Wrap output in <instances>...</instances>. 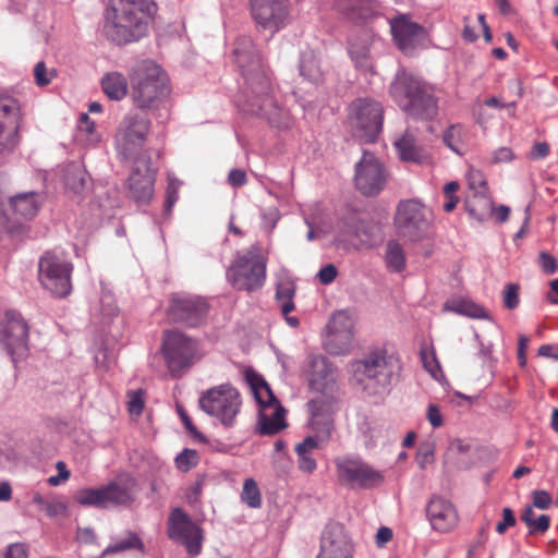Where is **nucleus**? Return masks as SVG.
I'll use <instances>...</instances> for the list:
<instances>
[{"mask_svg":"<svg viewBox=\"0 0 558 558\" xmlns=\"http://www.w3.org/2000/svg\"><path fill=\"white\" fill-rule=\"evenodd\" d=\"M323 444L318 437L315 436H307L302 442L298 444L295 447V451H307L312 452L313 450L317 449L319 445Z\"/></svg>","mask_w":558,"mask_h":558,"instance_id":"obj_57","label":"nucleus"},{"mask_svg":"<svg viewBox=\"0 0 558 558\" xmlns=\"http://www.w3.org/2000/svg\"><path fill=\"white\" fill-rule=\"evenodd\" d=\"M517 520L514 517L513 511L510 508H504L502 509V521H500L496 525V532L498 534H504L508 527L513 526L515 524Z\"/></svg>","mask_w":558,"mask_h":558,"instance_id":"obj_52","label":"nucleus"},{"mask_svg":"<svg viewBox=\"0 0 558 558\" xmlns=\"http://www.w3.org/2000/svg\"><path fill=\"white\" fill-rule=\"evenodd\" d=\"M532 497L533 506L542 510L548 509L553 504L550 494L543 489L534 490Z\"/></svg>","mask_w":558,"mask_h":558,"instance_id":"obj_50","label":"nucleus"},{"mask_svg":"<svg viewBox=\"0 0 558 558\" xmlns=\"http://www.w3.org/2000/svg\"><path fill=\"white\" fill-rule=\"evenodd\" d=\"M304 374L312 390L319 392L324 400L332 401L337 383L335 371L322 354L310 353L306 356Z\"/></svg>","mask_w":558,"mask_h":558,"instance_id":"obj_19","label":"nucleus"},{"mask_svg":"<svg viewBox=\"0 0 558 558\" xmlns=\"http://www.w3.org/2000/svg\"><path fill=\"white\" fill-rule=\"evenodd\" d=\"M296 453L299 456V469L303 472L312 473L317 466L312 452L296 451Z\"/></svg>","mask_w":558,"mask_h":558,"instance_id":"obj_51","label":"nucleus"},{"mask_svg":"<svg viewBox=\"0 0 558 558\" xmlns=\"http://www.w3.org/2000/svg\"><path fill=\"white\" fill-rule=\"evenodd\" d=\"M332 401L316 398L308 402L312 413L311 425L322 442H328L333 430V417L329 408Z\"/></svg>","mask_w":558,"mask_h":558,"instance_id":"obj_28","label":"nucleus"},{"mask_svg":"<svg viewBox=\"0 0 558 558\" xmlns=\"http://www.w3.org/2000/svg\"><path fill=\"white\" fill-rule=\"evenodd\" d=\"M65 185L75 193H81L87 183V174L80 167H73L65 174Z\"/></svg>","mask_w":558,"mask_h":558,"instance_id":"obj_42","label":"nucleus"},{"mask_svg":"<svg viewBox=\"0 0 558 558\" xmlns=\"http://www.w3.org/2000/svg\"><path fill=\"white\" fill-rule=\"evenodd\" d=\"M385 264L391 272H401L405 269L407 259L403 248L395 240L388 241L386 244Z\"/></svg>","mask_w":558,"mask_h":558,"instance_id":"obj_36","label":"nucleus"},{"mask_svg":"<svg viewBox=\"0 0 558 558\" xmlns=\"http://www.w3.org/2000/svg\"><path fill=\"white\" fill-rule=\"evenodd\" d=\"M389 22L392 38L398 48L405 54H412L426 37L425 28L413 22L407 14H398Z\"/></svg>","mask_w":558,"mask_h":558,"instance_id":"obj_23","label":"nucleus"},{"mask_svg":"<svg viewBox=\"0 0 558 558\" xmlns=\"http://www.w3.org/2000/svg\"><path fill=\"white\" fill-rule=\"evenodd\" d=\"M388 172L383 161L373 153L364 150L355 163L354 184L364 196H376L386 186Z\"/></svg>","mask_w":558,"mask_h":558,"instance_id":"obj_15","label":"nucleus"},{"mask_svg":"<svg viewBox=\"0 0 558 558\" xmlns=\"http://www.w3.org/2000/svg\"><path fill=\"white\" fill-rule=\"evenodd\" d=\"M76 537L82 544H93L96 539L95 532L90 527L78 529Z\"/></svg>","mask_w":558,"mask_h":558,"instance_id":"obj_64","label":"nucleus"},{"mask_svg":"<svg viewBox=\"0 0 558 558\" xmlns=\"http://www.w3.org/2000/svg\"><path fill=\"white\" fill-rule=\"evenodd\" d=\"M427 420L434 428H438L442 425V415L439 408L436 404H429L427 408Z\"/></svg>","mask_w":558,"mask_h":558,"instance_id":"obj_59","label":"nucleus"},{"mask_svg":"<svg viewBox=\"0 0 558 558\" xmlns=\"http://www.w3.org/2000/svg\"><path fill=\"white\" fill-rule=\"evenodd\" d=\"M520 287L518 283H508L505 287L504 291V305L508 310H514L518 307L520 299H519Z\"/></svg>","mask_w":558,"mask_h":558,"instance_id":"obj_46","label":"nucleus"},{"mask_svg":"<svg viewBox=\"0 0 558 558\" xmlns=\"http://www.w3.org/2000/svg\"><path fill=\"white\" fill-rule=\"evenodd\" d=\"M101 311L104 318H111L118 315V307L113 304L111 296H104L101 300Z\"/></svg>","mask_w":558,"mask_h":558,"instance_id":"obj_62","label":"nucleus"},{"mask_svg":"<svg viewBox=\"0 0 558 558\" xmlns=\"http://www.w3.org/2000/svg\"><path fill=\"white\" fill-rule=\"evenodd\" d=\"M435 453V445L433 442H424L421 444L417 453L416 461L421 469H425L428 463H432L434 460Z\"/></svg>","mask_w":558,"mask_h":558,"instance_id":"obj_47","label":"nucleus"},{"mask_svg":"<svg viewBox=\"0 0 558 558\" xmlns=\"http://www.w3.org/2000/svg\"><path fill=\"white\" fill-rule=\"evenodd\" d=\"M208 303L198 295L173 294L167 310L169 319L185 327L199 326L207 316Z\"/></svg>","mask_w":558,"mask_h":558,"instance_id":"obj_17","label":"nucleus"},{"mask_svg":"<svg viewBox=\"0 0 558 558\" xmlns=\"http://www.w3.org/2000/svg\"><path fill=\"white\" fill-rule=\"evenodd\" d=\"M143 396H144V392L142 389H138L136 391H130L128 393V397H129L128 409L131 414L140 415L143 412V409H144Z\"/></svg>","mask_w":558,"mask_h":558,"instance_id":"obj_48","label":"nucleus"},{"mask_svg":"<svg viewBox=\"0 0 558 558\" xmlns=\"http://www.w3.org/2000/svg\"><path fill=\"white\" fill-rule=\"evenodd\" d=\"M514 158L513 151L509 147H500L494 153V162H508Z\"/></svg>","mask_w":558,"mask_h":558,"instance_id":"obj_63","label":"nucleus"},{"mask_svg":"<svg viewBox=\"0 0 558 558\" xmlns=\"http://www.w3.org/2000/svg\"><path fill=\"white\" fill-rule=\"evenodd\" d=\"M549 150H550L549 145L546 142H538L533 146V148L530 153V158L531 159H543L548 156Z\"/></svg>","mask_w":558,"mask_h":558,"instance_id":"obj_61","label":"nucleus"},{"mask_svg":"<svg viewBox=\"0 0 558 558\" xmlns=\"http://www.w3.org/2000/svg\"><path fill=\"white\" fill-rule=\"evenodd\" d=\"M530 339L526 336H520L518 341V362L521 367L526 365V349Z\"/></svg>","mask_w":558,"mask_h":558,"instance_id":"obj_60","label":"nucleus"},{"mask_svg":"<svg viewBox=\"0 0 558 558\" xmlns=\"http://www.w3.org/2000/svg\"><path fill=\"white\" fill-rule=\"evenodd\" d=\"M162 354L168 369L173 376L195 363L199 359V344L196 340L186 335L168 330L163 333Z\"/></svg>","mask_w":558,"mask_h":558,"instance_id":"obj_12","label":"nucleus"},{"mask_svg":"<svg viewBox=\"0 0 558 558\" xmlns=\"http://www.w3.org/2000/svg\"><path fill=\"white\" fill-rule=\"evenodd\" d=\"M252 17L258 27L275 34L283 28L290 19L287 0H250Z\"/></svg>","mask_w":558,"mask_h":558,"instance_id":"obj_20","label":"nucleus"},{"mask_svg":"<svg viewBox=\"0 0 558 558\" xmlns=\"http://www.w3.org/2000/svg\"><path fill=\"white\" fill-rule=\"evenodd\" d=\"M395 147L403 161L423 163L427 159L425 153L416 146L414 136L408 131L395 142Z\"/></svg>","mask_w":558,"mask_h":558,"instance_id":"obj_32","label":"nucleus"},{"mask_svg":"<svg viewBox=\"0 0 558 558\" xmlns=\"http://www.w3.org/2000/svg\"><path fill=\"white\" fill-rule=\"evenodd\" d=\"M154 193V177L147 170L142 173L140 170H133L129 178V194L137 203H147Z\"/></svg>","mask_w":558,"mask_h":558,"instance_id":"obj_29","label":"nucleus"},{"mask_svg":"<svg viewBox=\"0 0 558 558\" xmlns=\"http://www.w3.org/2000/svg\"><path fill=\"white\" fill-rule=\"evenodd\" d=\"M401 369L399 357L385 347L371 348L351 363L352 380L368 397L384 398Z\"/></svg>","mask_w":558,"mask_h":558,"instance_id":"obj_3","label":"nucleus"},{"mask_svg":"<svg viewBox=\"0 0 558 558\" xmlns=\"http://www.w3.org/2000/svg\"><path fill=\"white\" fill-rule=\"evenodd\" d=\"M228 182L234 187L243 186L247 182L246 172L242 169H232L228 174Z\"/></svg>","mask_w":558,"mask_h":558,"instance_id":"obj_56","label":"nucleus"},{"mask_svg":"<svg viewBox=\"0 0 558 558\" xmlns=\"http://www.w3.org/2000/svg\"><path fill=\"white\" fill-rule=\"evenodd\" d=\"M0 345L13 362L28 351V325L17 311L8 310L0 317Z\"/></svg>","mask_w":558,"mask_h":558,"instance_id":"obj_16","label":"nucleus"},{"mask_svg":"<svg viewBox=\"0 0 558 558\" xmlns=\"http://www.w3.org/2000/svg\"><path fill=\"white\" fill-rule=\"evenodd\" d=\"M168 536L174 542L184 545L191 556H196L202 550V529L180 508L171 512Z\"/></svg>","mask_w":558,"mask_h":558,"instance_id":"obj_21","label":"nucleus"},{"mask_svg":"<svg viewBox=\"0 0 558 558\" xmlns=\"http://www.w3.org/2000/svg\"><path fill=\"white\" fill-rule=\"evenodd\" d=\"M383 106L373 99L359 98L349 107V123L353 135L364 142H374L381 132Z\"/></svg>","mask_w":558,"mask_h":558,"instance_id":"obj_11","label":"nucleus"},{"mask_svg":"<svg viewBox=\"0 0 558 558\" xmlns=\"http://www.w3.org/2000/svg\"><path fill=\"white\" fill-rule=\"evenodd\" d=\"M353 234L363 247H373L381 241L378 226L371 221H357L354 226Z\"/></svg>","mask_w":558,"mask_h":558,"instance_id":"obj_35","label":"nucleus"},{"mask_svg":"<svg viewBox=\"0 0 558 558\" xmlns=\"http://www.w3.org/2000/svg\"><path fill=\"white\" fill-rule=\"evenodd\" d=\"M329 338L326 350L333 355H343L350 351L353 340V320L347 311L335 313L328 324Z\"/></svg>","mask_w":558,"mask_h":558,"instance_id":"obj_24","label":"nucleus"},{"mask_svg":"<svg viewBox=\"0 0 558 558\" xmlns=\"http://www.w3.org/2000/svg\"><path fill=\"white\" fill-rule=\"evenodd\" d=\"M300 74L308 82L318 85L323 82L319 61L313 53H304L300 62Z\"/></svg>","mask_w":558,"mask_h":558,"instance_id":"obj_37","label":"nucleus"},{"mask_svg":"<svg viewBox=\"0 0 558 558\" xmlns=\"http://www.w3.org/2000/svg\"><path fill=\"white\" fill-rule=\"evenodd\" d=\"M201 409L220 421L226 427L234 425L240 412L242 399L231 385H220L203 392L198 400Z\"/></svg>","mask_w":558,"mask_h":558,"instance_id":"obj_10","label":"nucleus"},{"mask_svg":"<svg viewBox=\"0 0 558 558\" xmlns=\"http://www.w3.org/2000/svg\"><path fill=\"white\" fill-rule=\"evenodd\" d=\"M20 105L16 99L0 96V156L11 153L17 144Z\"/></svg>","mask_w":558,"mask_h":558,"instance_id":"obj_22","label":"nucleus"},{"mask_svg":"<svg viewBox=\"0 0 558 558\" xmlns=\"http://www.w3.org/2000/svg\"><path fill=\"white\" fill-rule=\"evenodd\" d=\"M26 546L22 543H14L8 546L4 558H27Z\"/></svg>","mask_w":558,"mask_h":558,"instance_id":"obj_55","label":"nucleus"},{"mask_svg":"<svg viewBox=\"0 0 558 558\" xmlns=\"http://www.w3.org/2000/svg\"><path fill=\"white\" fill-rule=\"evenodd\" d=\"M241 499L250 508H259L262 506V495L255 480L246 478L244 481Z\"/></svg>","mask_w":558,"mask_h":558,"instance_id":"obj_41","label":"nucleus"},{"mask_svg":"<svg viewBox=\"0 0 558 558\" xmlns=\"http://www.w3.org/2000/svg\"><path fill=\"white\" fill-rule=\"evenodd\" d=\"M353 544L338 523L328 524L322 535L320 553L317 558H352Z\"/></svg>","mask_w":558,"mask_h":558,"instance_id":"obj_25","label":"nucleus"},{"mask_svg":"<svg viewBox=\"0 0 558 558\" xmlns=\"http://www.w3.org/2000/svg\"><path fill=\"white\" fill-rule=\"evenodd\" d=\"M131 81L132 98L138 111L156 108L158 101L169 94L166 73L151 61L138 64Z\"/></svg>","mask_w":558,"mask_h":558,"instance_id":"obj_6","label":"nucleus"},{"mask_svg":"<svg viewBox=\"0 0 558 558\" xmlns=\"http://www.w3.org/2000/svg\"><path fill=\"white\" fill-rule=\"evenodd\" d=\"M294 294L295 286L292 281L282 280L277 284L276 299L283 315H287L294 310Z\"/></svg>","mask_w":558,"mask_h":558,"instance_id":"obj_38","label":"nucleus"},{"mask_svg":"<svg viewBox=\"0 0 558 558\" xmlns=\"http://www.w3.org/2000/svg\"><path fill=\"white\" fill-rule=\"evenodd\" d=\"M340 481L352 488L371 489L383 484L384 475L361 459L343 458L336 461Z\"/></svg>","mask_w":558,"mask_h":558,"instance_id":"obj_18","label":"nucleus"},{"mask_svg":"<svg viewBox=\"0 0 558 558\" xmlns=\"http://www.w3.org/2000/svg\"><path fill=\"white\" fill-rule=\"evenodd\" d=\"M338 10L349 21L359 23L372 16L373 11L366 0H339Z\"/></svg>","mask_w":558,"mask_h":558,"instance_id":"obj_33","label":"nucleus"},{"mask_svg":"<svg viewBox=\"0 0 558 558\" xmlns=\"http://www.w3.org/2000/svg\"><path fill=\"white\" fill-rule=\"evenodd\" d=\"M153 11V0H109L102 34L118 46L137 41L147 34Z\"/></svg>","mask_w":558,"mask_h":558,"instance_id":"obj_2","label":"nucleus"},{"mask_svg":"<svg viewBox=\"0 0 558 558\" xmlns=\"http://www.w3.org/2000/svg\"><path fill=\"white\" fill-rule=\"evenodd\" d=\"M430 223V213L420 202L409 199L399 203L395 225L401 235L418 241L427 234Z\"/></svg>","mask_w":558,"mask_h":558,"instance_id":"obj_14","label":"nucleus"},{"mask_svg":"<svg viewBox=\"0 0 558 558\" xmlns=\"http://www.w3.org/2000/svg\"><path fill=\"white\" fill-rule=\"evenodd\" d=\"M267 260L257 244L238 252L227 268L228 282L239 291L254 292L262 289L266 280Z\"/></svg>","mask_w":558,"mask_h":558,"instance_id":"obj_5","label":"nucleus"},{"mask_svg":"<svg viewBox=\"0 0 558 558\" xmlns=\"http://www.w3.org/2000/svg\"><path fill=\"white\" fill-rule=\"evenodd\" d=\"M369 47L371 38L367 35L351 39L348 47L349 54L355 66L365 72L373 69Z\"/></svg>","mask_w":558,"mask_h":558,"instance_id":"obj_30","label":"nucleus"},{"mask_svg":"<svg viewBox=\"0 0 558 558\" xmlns=\"http://www.w3.org/2000/svg\"><path fill=\"white\" fill-rule=\"evenodd\" d=\"M390 95L399 107L414 119L432 120L438 112L437 100L430 87L407 72L396 76L390 85Z\"/></svg>","mask_w":558,"mask_h":558,"instance_id":"obj_4","label":"nucleus"},{"mask_svg":"<svg viewBox=\"0 0 558 558\" xmlns=\"http://www.w3.org/2000/svg\"><path fill=\"white\" fill-rule=\"evenodd\" d=\"M143 542L141 538L133 532L126 531L125 535L122 539L119 542H116L114 544L109 545L104 551L102 556L109 555V554H116L129 549H138L143 550Z\"/></svg>","mask_w":558,"mask_h":558,"instance_id":"obj_40","label":"nucleus"},{"mask_svg":"<svg viewBox=\"0 0 558 558\" xmlns=\"http://www.w3.org/2000/svg\"><path fill=\"white\" fill-rule=\"evenodd\" d=\"M96 367L100 371H107L116 360V354L112 350L100 348L94 355Z\"/></svg>","mask_w":558,"mask_h":558,"instance_id":"obj_44","label":"nucleus"},{"mask_svg":"<svg viewBox=\"0 0 558 558\" xmlns=\"http://www.w3.org/2000/svg\"><path fill=\"white\" fill-rule=\"evenodd\" d=\"M104 93L111 100H121L128 94V81L120 72H109L101 78Z\"/></svg>","mask_w":558,"mask_h":558,"instance_id":"obj_34","label":"nucleus"},{"mask_svg":"<svg viewBox=\"0 0 558 558\" xmlns=\"http://www.w3.org/2000/svg\"><path fill=\"white\" fill-rule=\"evenodd\" d=\"M468 182L473 195L465 199L464 207L471 217L482 221L493 208L492 199L485 194L486 180L480 170H471Z\"/></svg>","mask_w":558,"mask_h":558,"instance_id":"obj_26","label":"nucleus"},{"mask_svg":"<svg viewBox=\"0 0 558 558\" xmlns=\"http://www.w3.org/2000/svg\"><path fill=\"white\" fill-rule=\"evenodd\" d=\"M151 121L145 111H130L121 120L114 136L116 149L124 160H136L144 148Z\"/></svg>","mask_w":558,"mask_h":558,"instance_id":"obj_7","label":"nucleus"},{"mask_svg":"<svg viewBox=\"0 0 558 558\" xmlns=\"http://www.w3.org/2000/svg\"><path fill=\"white\" fill-rule=\"evenodd\" d=\"M426 515L432 527L438 532L452 531L459 521L456 507L440 496H433L426 506Z\"/></svg>","mask_w":558,"mask_h":558,"instance_id":"obj_27","label":"nucleus"},{"mask_svg":"<svg viewBox=\"0 0 558 558\" xmlns=\"http://www.w3.org/2000/svg\"><path fill=\"white\" fill-rule=\"evenodd\" d=\"M233 56L244 80L243 96L246 110L266 118L272 125L281 126L283 111L270 95V80L252 39L239 38Z\"/></svg>","mask_w":558,"mask_h":558,"instance_id":"obj_1","label":"nucleus"},{"mask_svg":"<svg viewBox=\"0 0 558 558\" xmlns=\"http://www.w3.org/2000/svg\"><path fill=\"white\" fill-rule=\"evenodd\" d=\"M135 480L130 475L117 480L99 488H83L75 495V501L84 507L106 509L113 506H129L134 500Z\"/></svg>","mask_w":558,"mask_h":558,"instance_id":"obj_9","label":"nucleus"},{"mask_svg":"<svg viewBox=\"0 0 558 558\" xmlns=\"http://www.w3.org/2000/svg\"><path fill=\"white\" fill-rule=\"evenodd\" d=\"M521 520L527 525L529 534H544L550 525V518L547 514H541L534 518V510L532 506H526L521 514Z\"/></svg>","mask_w":558,"mask_h":558,"instance_id":"obj_39","label":"nucleus"},{"mask_svg":"<svg viewBox=\"0 0 558 558\" xmlns=\"http://www.w3.org/2000/svg\"><path fill=\"white\" fill-rule=\"evenodd\" d=\"M178 414L184 425V427L186 428V430L195 438H198L203 441H206L205 437L203 436L202 433L198 432V429L196 428V426L193 424L191 417L189 416V414L185 412V410L182 408V407H179L178 405Z\"/></svg>","mask_w":558,"mask_h":558,"instance_id":"obj_49","label":"nucleus"},{"mask_svg":"<svg viewBox=\"0 0 558 558\" xmlns=\"http://www.w3.org/2000/svg\"><path fill=\"white\" fill-rule=\"evenodd\" d=\"M35 81L38 86H46L51 78L47 75V68L43 61L38 62L34 69Z\"/></svg>","mask_w":558,"mask_h":558,"instance_id":"obj_58","label":"nucleus"},{"mask_svg":"<svg viewBox=\"0 0 558 558\" xmlns=\"http://www.w3.org/2000/svg\"><path fill=\"white\" fill-rule=\"evenodd\" d=\"M539 263L543 271L548 275H553L558 268L556 258L546 252L539 253Z\"/></svg>","mask_w":558,"mask_h":558,"instance_id":"obj_53","label":"nucleus"},{"mask_svg":"<svg viewBox=\"0 0 558 558\" xmlns=\"http://www.w3.org/2000/svg\"><path fill=\"white\" fill-rule=\"evenodd\" d=\"M175 465L180 471L187 472L198 463V453L194 449H184L175 457Z\"/></svg>","mask_w":558,"mask_h":558,"instance_id":"obj_43","label":"nucleus"},{"mask_svg":"<svg viewBox=\"0 0 558 558\" xmlns=\"http://www.w3.org/2000/svg\"><path fill=\"white\" fill-rule=\"evenodd\" d=\"M10 205L14 214L25 219H31L37 215L41 202L37 193L27 192L11 196Z\"/></svg>","mask_w":558,"mask_h":558,"instance_id":"obj_31","label":"nucleus"},{"mask_svg":"<svg viewBox=\"0 0 558 558\" xmlns=\"http://www.w3.org/2000/svg\"><path fill=\"white\" fill-rule=\"evenodd\" d=\"M72 264L61 255L46 252L38 263V279L41 287L56 298H65L72 290Z\"/></svg>","mask_w":558,"mask_h":558,"instance_id":"obj_13","label":"nucleus"},{"mask_svg":"<svg viewBox=\"0 0 558 558\" xmlns=\"http://www.w3.org/2000/svg\"><path fill=\"white\" fill-rule=\"evenodd\" d=\"M245 379L250 385L257 402L264 410L259 413V433L262 435H275L287 426L286 410L280 405L266 380L256 372H245Z\"/></svg>","mask_w":558,"mask_h":558,"instance_id":"obj_8","label":"nucleus"},{"mask_svg":"<svg viewBox=\"0 0 558 558\" xmlns=\"http://www.w3.org/2000/svg\"><path fill=\"white\" fill-rule=\"evenodd\" d=\"M454 311L472 318H484L486 316L485 310L482 306L468 301L459 302Z\"/></svg>","mask_w":558,"mask_h":558,"instance_id":"obj_45","label":"nucleus"},{"mask_svg":"<svg viewBox=\"0 0 558 558\" xmlns=\"http://www.w3.org/2000/svg\"><path fill=\"white\" fill-rule=\"evenodd\" d=\"M338 275V270L335 265L328 264L320 268V270L317 274V278L320 283L323 284H329L331 283Z\"/></svg>","mask_w":558,"mask_h":558,"instance_id":"obj_54","label":"nucleus"}]
</instances>
